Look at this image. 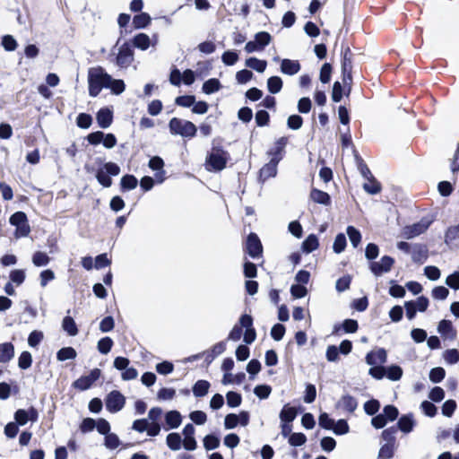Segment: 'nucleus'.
Listing matches in <instances>:
<instances>
[{
    "instance_id": "nucleus-63",
    "label": "nucleus",
    "mask_w": 459,
    "mask_h": 459,
    "mask_svg": "<svg viewBox=\"0 0 459 459\" xmlns=\"http://www.w3.org/2000/svg\"><path fill=\"white\" fill-rule=\"evenodd\" d=\"M307 442V437L301 432L292 433L289 437V443L292 446H300Z\"/></svg>"
},
{
    "instance_id": "nucleus-31",
    "label": "nucleus",
    "mask_w": 459,
    "mask_h": 459,
    "mask_svg": "<svg viewBox=\"0 0 459 459\" xmlns=\"http://www.w3.org/2000/svg\"><path fill=\"white\" fill-rule=\"evenodd\" d=\"M62 328L70 336H75L79 333L75 321L70 316L64 317L62 321Z\"/></svg>"
},
{
    "instance_id": "nucleus-47",
    "label": "nucleus",
    "mask_w": 459,
    "mask_h": 459,
    "mask_svg": "<svg viewBox=\"0 0 459 459\" xmlns=\"http://www.w3.org/2000/svg\"><path fill=\"white\" fill-rule=\"evenodd\" d=\"M382 414L387 421H394L399 416V411L396 406L388 404L383 408Z\"/></svg>"
},
{
    "instance_id": "nucleus-64",
    "label": "nucleus",
    "mask_w": 459,
    "mask_h": 459,
    "mask_svg": "<svg viewBox=\"0 0 459 459\" xmlns=\"http://www.w3.org/2000/svg\"><path fill=\"white\" fill-rule=\"evenodd\" d=\"M272 392V387L269 385H258L254 388L255 394L260 399H266Z\"/></svg>"
},
{
    "instance_id": "nucleus-14",
    "label": "nucleus",
    "mask_w": 459,
    "mask_h": 459,
    "mask_svg": "<svg viewBox=\"0 0 459 459\" xmlns=\"http://www.w3.org/2000/svg\"><path fill=\"white\" fill-rule=\"evenodd\" d=\"M394 264V259L389 255H384L381 258L380 263L371 262L369 264L370 271L376 275L379 276L384 273L391 271Z\"/></svg>"
},
{
    "instance_id": "nucleus-34",
    "label": "nucleus",
    "mask_w": 459,
    "mask_h": 459,
    "mask_svg": "<svg viewBox=\"0 0 459 459\" xmlns=\"http://www.w3.org/2000/svg\"><path fill=\"white\" fill-rule=\"evenodd\" d=\"M138 180L137 178L131 174H126L121 178L120 180V187L121 191H130L134 189L137 186Z\"/></svg>"
},
{
    "instance_id": "nucleus-3",
    "label": "nucleus",
    "mask_w": 459,
    "mask_h": 459,
    "mask_svg": "<svg viewBox=\"0 0 459 459\" xmlns=\"http://www.w3.org/2000/svg\"><path fill=\"white\" fill-rule=\"evenodd\" d=\"M353 53L349 45H342L341 50V69H342V81L344 85V92L346 96H349L351 91L352 84V61Z\"/></svg>"
},
{
    "instance_id": "nucleus-2",
    "label": "nucleus",
    "mask_w": 459,
    "mask_h": 459,
    "mask_svg": "<svg viewBox=\"0 0 459 459\" xmlns=\"http://www.w3.org/2000/svg\"><path fill=\"white\" fill-rule=\"evenodd\" d=\"M110 75L102 66L91 67L88 70V90L91 97H97L103 88H108Z\"/></svg>"
},
{
    "instance_id": "nucleus-19",
    "label": "nucleus",
    "mask_w": 459,
    "mask_h": 459,
    "mask_svg": "<svg viewBox=\"0 0 459 459\" xmlns=\"http://www.w3.org/2000/svg\"><path fill=\"white\" fill-rule=\"evenodd\" d=\"M358 407V401L351 394L342 395L336 403L337 409H342L349 413H353Z\"/></svg>"
},
{
    "instance_id": "nucleus-20",
    "label": "nucleus",
    "mask_w": 459,
    "mask_h": 459,
    "mask_svg": "<svg viewBox=\"0 0 459 459\" xmlns=\"http://www.w3.org/2000/svg\"><path fill=\"white\" fill-rule=\"evenodd\" d=\"M445 242L450 248L459 249V223L450 226L445 233Z\"/></svg>"
},
{
    "instance_id": "nucleus-22",
    "label": "nucleus",
    "mask_w": 459,
    "mask_h": 459,
    "mask_svg": "<svg viewBox=\"0 0 459 459\" xmlns=\"http://www.w3.org/2000/svg\"><path fill=\"white\" fill-rule=\"evenodd\" d=\"M437 331L443 337L450 340H455L457 336V331L450 320H441L438 323Z\"/></svg>"
},
{
    "instance_id": "nucleus-40",
    "label": "nucleus",
    "mask_w": 459,
    "mask_h": 459,
    "mask_svg": "<svg viewBox=\"0 0 459 459\" xmlns=\"http://www.w3.org/2000/svg\"><path fill=\"white\" fill-rule=\"evenodd\" d=\"M246 65L258 73H263L267 66V62L265 60H260L256 57H249L246 60Z\"/></svg>"
},
{
    "instance_id": "nucleus-11",
    "label": "nucleus",
    "mask_w": 459,
    "mask_h": 459,
    "mask_svg": "<svg viewBox=\"0 0 459 459\" xmlns=\"http://www.w3.org/2000/svg\"><path fill=\"white\" fill-rule=\"evenodd\" d=\"M101 376L100 368H93L88 376H82L73 382L72 386L79 391H85L93 385Z\"/></svg>"
},
{
    "instance_id": "nucleus-44",
    "label": "nucleus",
    "mask_w": 459,
    "mask_h": 459,
    "mask_svg": "<svg viewBox=\"0 0 459 459\" xmlns=\"http://www.w3.org/2000/svg\"><path fill=\"white\" fill-rule=\"evenodd\" d=\"M50 261V257L47 253L37 251L32 255V263L35 266L40 267L47 265Z\"/></svg>"
},
{
    "instance_id": "nucleus-58",
    "label": "nucleus",
    "mask_w": 459,
    "mask_h": 459,
    "mask_svg": "<svg viewBox=\"0 0 459 459\" xmlns=\"http://www.w3.org/2000/svg\"><path fill=\"white\" fill-rule=\"evenodd\" d=\"M446 377V370L441 367L434 368L429 372V379L433 383L441 382Z\"/></svg>"
},
{
    "instance_id": "nucleus-25",
    "label": "nucleus",
    "mask_w": 459,
    "mask_h": 459,
    "mask_svg": "<svg viewBox=\"0 0 459 459\" xmlns=\"http://www.w3.org/2000/svg\"><path fill=\"white\" fill-rule=\"evenodd\" d=\"M277 162L269 160V162L265 163L259 170V180L262 182L266 181L270 178H273L277 174Z\"/></svg>"
},
{
    "instance_id": "nucleus-24",
    "label": "nucleus",
    "mask_w": 459,
    "mask_h": 459,
    "mask_svg": "<svg viewBox=\"0 0 459 459\" xmlns=\"http://www.w3.org/2000/svg\"><path fill=\"white\" fill-rule=\"evenodd\" d=\"M309 198L316 204L329 206L332 204L331 196L328 193L313 187L309 194Z\"/></svg>"
},
{
    "instance_id": "nucleus-5",
    "label": "nucleus",
    "mask_w": 459,
    "mask_h": 459,
    "mask_svg": "<svg viewBox=\"0 0 459 459\" xmlns=\"http://www.w3.org/2000/svg\"><path fill=\"white\" fill-rule=\"evenodd\" d=\"M243 251L253 259H257L263 256L264 247L263 244L255 232L249 233L243 243Z\"/></svg>"
},
{
    "instance_id": "nucleus-9",
    "label": "nucleus",
    "mask_w": 459,
    "mask_h": 459,
    "mask_svg": "<svg viewBox=\"0 0 459 459\" xmlns=\"http://www.w3.org/2000/svg\"><path fill=\"white\" fill-rule=\"evenodd\" d=\"M105 403L109 412L116 413L124 408L126 397L119 391L113 390L107 394Z\"/></svg>"
},
{
    "instance_id": "nucleus-6",
    "label": "nucleus",
    "mask_w": 459,
    "mask_h": 459,
    "mask_svg": "<svg viewBox=\"0 0 459 459\" xmlns=\"http://www.w3.org/2000/svg\"><path fill=\"white\" fill-rule=\"evenodd\" d=\"M9 222L16 228L14 232L16 238L27 237L30 233V226L24 212L19 211L13 213Z\"/></svg>"
},
{
    "instance_id": "nucleus-32",
    "label": "nucleus",
    "mask_w": 459,
    "mask_h": 459,
    "mask_svg": "<svg viewBox=\"0 0 459 459\" xmlns=\"http://www.w3.org/2000/svg\"><path fill=\"white\" fill-rule=\"evenodd\" d=\"M319 247V241L315 234L308 235L302 242V250L305 253H311L316 250Z\"/></svg>"
},
{
    "instance_id": "nucleus-27",
    "label": "nucleus",
    "mask_w": 459,
    "mask_h": 459,
    "mask_svg": "<svg viewBox=\"0 0 459 459\" xmlns=\"http://www.w3.org/2000/svg\"><path fill=\"white\" fill-rule=\"evenodd\" d=\"M298 412V408L290 406L289 403L285 404L279 415L281 422L292 423L297 417Z\"/></svg>"
},
{
    "instance_id": "nucleus-46",
    "label": "nucleus",
    "mask_w": 459,
    "mask_h": 459,
    "mask_svg": "<svg viewBox=\"0 0 459 459\" xmlns=\"http://www.w3.org/2000/svg\"><path fill=\"white\" fill-rule=\"evenodd\" d=\"M227 404L229 407L235 408L241 404L242 396L239 393L229 391L226 394Z\"/></svg>"
},
{
    "instance_id": "nucleus-23",
    "label": "nucleus",
    "mask_w": 459,
    "mask_h": 459,
    "mask_svg": "<svg viewBox=\"0 0 459 459\" xmlns=\"http://www.w3.org/2000/svg\"><path fill=\"white\" fill-rule=\"evenodd\" d=\"M96 119L100 127L108 128L113 122V111L108 108H102L97 112Z\"/></svg>"
},
{
    "instance_id": "nucleus-39",
    "label": "nucleus",
    "mask_w": 459,
    "mask_h": 459,
    "mask_svg": "<svg viewBox=\"0 0 459 459\" xmlns=\"http://www.w3.org/2000/svg\"><path fill=\"white\" fill-rule=\"evenodd\" d=\"M77 356L76 351L73 347H64L60 349L56 353V359L59 361H65L67 359H74Z\"/></svg>"
},
{
    "instance_id": "nucleus-28",
    "label": "nucleus",
    "mask_w": 459,
    "mask_h": 459,
    "mask_svg": "<svg viewBox=\"0 0 459 459\" xmlns=\"http://www.w3.org/2000/svg\"><path fill=\"white\" fill-rule=\"evenodd\" d=\"M166 429H177L182 422V416L178 411H169L165 414Z\"/></svg>"
},
{
    "instance_id": "nucleus-35",
    "label": "nucleus",
    "mask_w": 459,
    "mask_h": 459,
    "mask_svg": "<svg viewBox=\"0 0 459 459\" xmlns=\"http://www.w3.org/2000/svg\"><path fill=\"white\" fill-rule=\"evenodd\" d=\"M133 45L141 50H146L151 45V40L147 34L142 32L134 37Z\"/></svg>"
},
{
    "instance_id": "nucleus-17",
    "label": "nucleus",
    "mask_w": 459,
    "mask_h": 459,
    "mask_svg": "<svg viewBox=\"0 0 459 459\" xmlns=\"http://www.w3.org/2000/svg\"><path fill=\"white\" fill-rule=\"evenodd\" d=\"M359 329L358 321L355 319H345L341 325L333 326V334L340 335L341 332L345 333H354Z\"/></svg>"
},
{
    "instance_id": "nucleus-38",
    "label": "nucleus",
    "mask_w": 459,
    "mask_h": 459,
    "mask_svg": "<svg viewBox=\"0 0 459 459\" xmlns=\"http://www.w3.org/2000/svg\"><path fill=\"white\" fill-rule=\"evenodd\" d=\"M397 430L394 426H391L385 429H384L381 433V438L385 442V444L397 446L396 443V435Z\"/></svg>"
},
{
    "instance_id": "nucleus-61",
    "label": "nucleus",
    "mask_w": 459,
    "mask_h": 459,
    "mask_svg": "<svg viewBox=\"0 0 459 459\" xmlns=\"http://www.w3.org/2000/svg\"><path fill=\"white\" fill-rule=\"evenodd\" d=\"M2 46L6 51H14L17 47V41L12 35H4L2 37Z\"/></svg>"
},
{
    "instance_id": "nucleus-26",
    "label": "nucleus",
    "mask_w": 459,
    "mask_h": 459,
    "mask_svg": "<svg viewBox=\"0 0 459 459\" xmlns=\"http://www.w3.org/2000/svg\"><path fill=\"white\" fill-rule=\"evenodd\" d=\"M301 66L298 60L282 59L281 63V73L288 75H294L298 74Z\"/></svg>"
},
{
    "instance_id": "nucleus-4",
    "label": "nucleus",
    "mask_w": 459,
    "mask_h": 459,
    "mask_svg": "<svg viewBox=\"0 0 459 459\" xmlns=\"http://www.w3.org/2000/svg\"><path fill=\"white\" fill-rule=\"evenodd\" d=\"M169 128L172 134L188 138L195 137L197 132V128L193 122L178 117L169 120Z\"/></svg>"
},
{
    "instance_id": "nucleus-56",
    "label": "nucleus",
    "mask_w": 459,
    "mask_h": 459,
    "mask_svg": "<svg viewBox=\"0 0 459 459\" xmlns=\"http://www.w3.org/2000/svg\"><path fill=\"white\" fill-rule=\"evenodd\" d=\"M380 409V403L378 400L371 399L364 403V411L368 415H375Z\"/></svg>"
},
{
    "instance_id": "nucleus-16",
    "label": "nucleus",
    "mask_w": 459,
    "mask_h": 459,
    "mask_svg": "<svg viewBox=\"0 0 459 459\" xmlns=\"http://www.w3.org/2000/svg\"><path fill=\"white\" fill-rule=\"evenodd\" d=\"M429 258V248L426 244L417 243L412 246L411 259L414 263L422 264Z\"/></svg>"
},
{
    "instance_id": "nucleus-36",
    "label": "nucleus",
    "mask_w": 459,
    "mask_h": 459,
    "mask_svg": "<svg viewBox=\"0 0 459 459\" xmlns=\"http://www.w3.org/2000/svg\"><path fill=\"white\" fill-rule=\"evenodd\" d=\"M167 446L173 451H178L181 448L182 439L178 433H169L166 437Z\"/></svg>"
},
{
    "instance_id": "nucleus-59",
    "label": "nucleus",
    "mask_w": 459,
    "mask_h": 459,
    "mask_svg": "<svg viewBox=\"0 0 459 459\" xmlns=\"http://www.w3.org/2000/svg\"><path fill=\"white\" fill-rule=\"evenodd\" d=\"M243 273L246 278L253 279L257 276V267L256 265L250 262L247 261L243 265Z\"/></svg>"
},
{
    "instance_id": "nucleus-51",
    "label": "nucleus",
    "mask_w": 459,
    "mask_h": 459,
    "mask_svg": "<svg viewBox=\"0 0 459 459\" xmlns=\"http://www.w3.org/2000/svg\"><path fill=\"white\" fill-rule=\"evenodd\" d=\"M255 118L256 126L259 127L266 126L270 123V115L264 109L257 110Z\"/></svg>"
},
{
    "instance_id": "nucleus-50",
    "label": "nucleus",
    "mask_w": 459,
    "mask_h": 459,
    "mask_svg": "<svg viewBox=\"0 0 459 459\" xmlns=\"http://www.w3.org/2000/svg\"><path fill=\"white\" fill-rule=\"evenodd\" d=\"M346 231L352 246L357 247L361 241V234L359 230L353 226H348Z\"/></svg>"
},
{
    "instance_id": "nucleus-57",
    "label": "nucleus",
    "mask_w": 459,
    "mask_h": 459,
    "mask_svg": "<svg viewBox=\"0 0 459 459\" xmlns=\"http://www.w3.org/2000/svg\"><path fill=\"white\" fill-rule=\"evenodd\" d=\"M388 379L397 381L401 379L403 376V369L400 366L393 365L386 369V375Z\"/></svg>"
},
{
    "instance_id": "nucleus-43",
    "label": "nucleus",
    "mask_w": 459,
    "mask_h": 459,
    "mask_svg": "<svg viewBox=\"0 0 459 459\" xmlns=\"http://www.w3.org/2000/svg\"><path fill=\"white\" fill-rule=\"evenodd\" d=\"M367 179L368 182L364 184V190L370 195L378 194L382 189L381 184L374 178V176Z\"/></svg>"
},
{
    "instance_id": "nucleus-62",
    "label": "nucleus",
    "mask_w": 459,
    "mask_h": 459,
    "mask_svg": "<svg viewBox=\"0 0 459 459\" xmlns=\"http://www.w3.org/2000/svg\"><path fill=\"white\" fill-rule=\"evenodd\" d=\"M333 72L332 65L325 63L320 69V81L323 83H328L331 80V74Z\"/></svg>"
},
{
    "instance_id": "nucleus-10",
    "label": "nucleus",
    "mask_w": 459,
    "mask_h": 459,
    "mask_svg": "<svg viewBox=\"0 0 459 459\" xmlns=\"http://www.w3.org/2000/svg\"><path fill=\"white\" fill-rule=\"evenodd\" d=\"M289 143V138L287 136H281L278 138L273 146L271 147L266 154L270 157V160L279 163L285 156L286 151L285 148Z\"/></svg>"
},
{
    "instance_id": "nucleus-54",
    "label": "nucleus",
    "mask_w": 459,
    "mask_h": 459,
    "mask_svg": "<svg viewBox=\"0 0 459 459\" xmlns=\"http://www.w3.org/2000/svg\"><path fill=\"white\" fill-rule=\"evenodd\" d=\"M76 124L80 128L87 129L92 124V117L87 113H80L76 117Z\"/></svg>"
},
{
    "instance_id": "nucleus-55",
    "label": "nucleus",
    "mask_w": 459,
    "mask_h": 459,
    "mask_svg": "<svg viewBox=\"0 0 459 459\" xmlns=\"http://www.w3.org/2000/svg\"><path fill=\"white\" fill-rule=\"evenodd\" d=\"M318 424L321 428L330 430L333 429L334 420L330 418L328 413L322 412L318 417Z\"/></svg>"
},
{
    "instance_id": "nucleus-37",
    "label": "nucleus",
    "mask_w": 459,
    "mask_h": 459,
    "mask_svg": "<svg viewBox=\"0 0 459 459\" xmlns=\"http://www.w3.org/2000/svg\"><path fill=\"white\" fill-rule=\"evenodd\" d=\"M221 88V84L217 78H212L205 81L202 90L205 94H212L218 91Z\"/></svg>"
},
{
    "instance_id": "nucleus-1",
    "label": "nucleus",
    "mask_w": 459,
    "mask_h": 459,
    "mask_svg": "<svg viewBox=\"0 0 459 459\" xmlns=\"http://www.w3.org/2000/svg\"><path fill=\"white\" fill-rule=\"evenodd\" d=\"M222 139H213L211 152L206 157V164L210 167V171H221L227 167L230 159L228 151L221 145Z\"/></svg>"
},
{
    "instance_id": "nucleus-12",
    "label": "nucleus",
    "mask_w": 459,
    "mask_h": 459,
    "mask_svg": "<svg viewBox=\"0 0 459 459\" xmlns=\"http://www.w3.org/2000/svg\"><path fill=\"white\" fill-rule=\"evenodd\" d=\"M134 61V50L128 42H125L116 56V64L121 68H127Z\"/></svg>"
},
{
    "instance_id": "nucleus-45",
    "label": "nucleus",
    "mask_w": 459,
    "mask_h": 459,
    "mask_svg": "<svg viewBox=\"0 0 459 459\" xmlns=\"http://www.w3.org/2000/svg\"><path fill=\"white\" fill-rule=\"evenodd\" d=\"M113 344V340L110 337L106 336L98 342L97 348L101 354H108L111 351Z\"/></svg>"
},
{
    "instance_id": "nucleus-8",
    "label": "nucleus",
    "mask_w": 459,
    "mask_h": 459,
    "mask_svg": "<svg viewBox=\"0 0 459 459\" xmlns=\"http://www.w3.org/2000/svg\"><path fill=\"white\" fill-rule=\"evenodd\" d=\"M273 38L267 31H259L255 35V40L248 41L245 46V50L247 53H253L255 51H262L266 46H268Z\"/></svg>"
},
{
    "instance_id": "nucleus-18",
    "label": "nucleus",
    "mask_w": 459,
    "mask_h": 459,
    "mask_svg": "<svg viewBox=\"0 0 459 459\" xmlns=\"http://www.w3.org/2000/svg\"><path fill=\"white\" fill-rule=\"evenodd\" d=\"M431 221H423L414 223L411 226H406L404 228V236L406 238H412L416 236H419L422 233H424L428 228L429 227Z\"/></svg>"
},
{
    "instance_id": "nucleus-52",
    "label": "nucleus",
    "mask_w": 459,
    "mask_h": 459,
    "mask_svg": "<svg viewBox=\"0 0 459 459\" xmlns=\"http://www.w3.org/2000/svg\"><path fill=\"white\" fill-rule=\"evenodd\" d=\"M220 446V438L213 434L206 435L204 438V446L206 450H213Z\"/></svg>"
},
{
    "instance_id": "nucleus-30",
    "label": "nucleus",
    "mask_w": 459,
    "mask_h": 459,
    "mask_svg": "<svg viewBox=\"0 0 459 459\" xmlns=\"http://www.w3.org/2000/svg\"><path fill=\"white\" fill-rule=\"evenodd\" d=\"M210 387L209 381L201 379L195 383L192 391L195 397H204L208 394Z\"/></svg>"
},
{
    "instance_id": "nucleus-15",
    "label": "nucleus",
    "mask_w": 459,
    "mask_h": 459,
    "mask_svg": "<svg viewBox=\"0 0 459 459\" xmlns=\"http://www.w3.org/2000/svg\"><path fill=\"white\" fill-rule=\"evenodd\" d=\"M394 429L398 431L400 430L403 434L407 435L411 433L415 426L416 421L414 420L413 413L410 412L407 414L402 415L399 419L396 424L393 425Z\"/></svg>"
},
{
    "instance_id": "nucleus-53",
    "label": "nucleus",
    "mask_w": 459,
    "mask_h": 459,
    "mask_svg": "<svg viewBox=\"0 0 459 459\" xmlns=\"http://www.w3.org/2000/svg\"><path fill=\"white\" fill-rule=\"evenodd\" d=\"M346 246H347V241H346L345 235L343 233L337 234V236L335 237L334 242H333V251L337 254H340L342 251H344Z\"/></svg>"
},
{
    "instance_id": "nucleus-41",
    "label": "nucleus",
    "mask_w": 459,
    "mask_h": 459,
    "mask_svg": "<svg viewBox=\"0 0 459 459\" xmlns=\"http://www.w3.org/2000/svg\"><path fill=\"white\" fill-rule=\"evenodd\" d=\"M397 446L384 444L381 446L377 459H391L394 457Z\"/></svg>"
},
{
    "instance_id": "nucleus-49",
    "label": "nucleus",
    "mask_w": 459,
    "mask_h": 459,
    "mask_svg": "<svg viewBox=\"0 0 459 459\" xmlns=\"http://www.w3.org/2000/svg\"><path fill=\"white\" fill-rule=\"evenodd\" d=\"M108 89H110L113 94L119 95L125 91L126 84L123 80L113 79L110 76V82Z\"/></svg>"
},
{
    "instance_id": "nucleus-33",
    "label": "nucleus",
    "mask_w": 459,
    "mask_h": 459,
    "mask_svg": "<svg viewBox=\"0 0 459 459\" xmlns=\"http://www.w3.org/2000/svg\"><path fill=\"white\" fill-rule=\"evenodd\" d=\"M152 22V18L147 13H140L135 14L133 18V25L134 29H144Z\"/></svg>"
},
{
    "instance_id": "nucleus-42",
    "label": "nucleus",
    "mask_w": 459,
    "mask_h": 459,
    "mask_svg": "<svg viewBox=\"0 0 459 459\" xmlns=\"http://www.w3.org/2000/svg\"><path fill=\"white\" fill-rule=\"evenodd\" d=\"M283 82L279 76H271L267 80V88L272 94H276L281 91Z\"/></svg>"
},
{
    "instance_id": "nucleus-60",
    "label": "nucleus",
    "mask_w": 459,
    "mask_h": 459,
    "mask_svg": "<svg viewBox=\"0 0 459 459\" xmlns=\"http://www.w3.org/2000/svg\"><path fill=\"white\" fill-rule=\"evenodd\" d=\"M195 102V97L194 95H182L178 96L175 100V103L178 106L189 108L193 106Z\"/></svg>"
},
{
    "instance_id": "nucleus-21",
    "label": "nucleus",
    "mask_w": 459,
    "mask_h": 459,
    "mask_svg": "<svg viewBox=\"0 0 459 459\" xmlns=\"http://www.w3.org/2000/svg\"><path fill=\"white\" fill-rule=\"evenodd\" d=\"M387 353L384 348H379L377 351H371L366 355V362L370 366L377 363L384 364L386 362Z\"/></svg>"
},
{
    "instance_id": "nucleus-29",
    "label": "nucleus",
    "mask_w": 459,
    "mask_h": 459,
    "mask_svg": "<svg viewBox=\"0 0 459 459\" xmlns=\"http://www.w3.org/2000/svg\"><path fill=\"white\" fill-rule=\"evenodd\" d=\"M14 357V346L12 342L0 344V362L7 363Z\"/></svg>"
},
{
    "instance_id": "nucleus-13",
    "label": "nucleus",
    "mask_w": 459,
    "mask_h": 459,
    "mask_svg": "<svg viewBox=\"0 0 459 459\" xmlns=\"http://www.w3.org/2000/svg\"><path fill=\"white\" fill-rule=\"evenodd\" d=\"M240 323L245 326L244 342L251 344L256 339V331L254 327V319L252 316L244 314L240 316Z\"/></svg>"
},
{
    "instance_id": "nucleus-7",
    "label": "nucleus",
    "mask_w": 459,
    "mask_h": 459,
    "mask_svg": "<svg viewBox=\"0 0 459 459\" xmlns=\"http://www.w3.org/2000/svg\"><path fill=\"white\" fill-rule=\"evenodd\" d=\"M105 171L102 169H98L96 178L98 182L104 187H109L112 185L111 176H117L120 168L114 162H107L104 164Z\"/></svg>"
},
{
    "instance_id": "nucleus-48",
    "label": "nucleus",
    "mask_w": 459,
    "mask_h": 459,
    "mask_svg": "<svg viewBox=\"0 0 459 459\" xmlns=\"http://www.w3.org/2000/svg\"><path fill=\"white\" fill-rule=\"evenodd\" d=\"M32 356L30 351H22L18 359V366L21 369H28L31 367Z\"/></svg>"
}]
</instances>
